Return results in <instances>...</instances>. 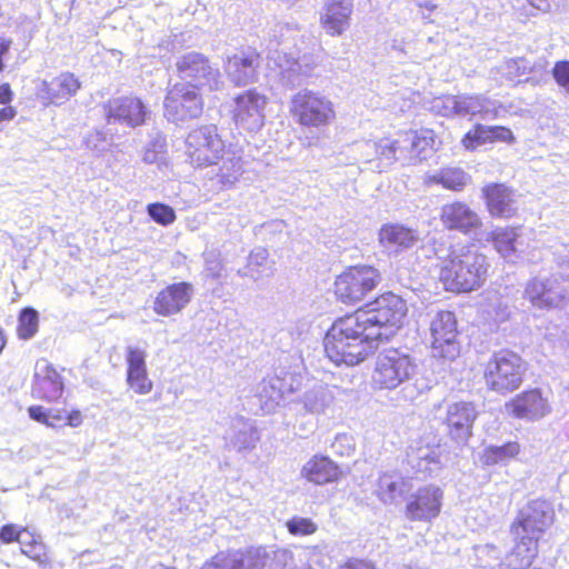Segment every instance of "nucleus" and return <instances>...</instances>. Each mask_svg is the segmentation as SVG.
Here are the masks:
<instances>
[{
    "instance_id": "obj_55",
    "label": "nucleus",
    "mask_w": 569,
    "mask_h": 569,
    "mask_svg": "<svg viewBox=\"0 0 569 569\" xmlns=\"http://www.w3.org/2000/svg\"><path fill=\"white\" fill-rule=\"evenodd\" d=\"M552 76L556 82L569 93V60L556 62Z\"/></svg>"
},
{
    "instance_id": "obj_47",
    "label": "nucleus",
    "mask_w": 569,
    "mask_h": 569,
    "mask_svg": "<svg viewBox=\"0 0 569 569\" xmlns=\"http://www.w3.org/2000/svg\"><path fill=\"white\" fill-rule=\"evenodd\" d=\"M416 473L431 475L441 468V455L437 448L417 458V463L412 466Z\"/></svg>"
},
{
    "instance_id": "obj_58",
    "label": "nucleus",
    "mask_w": 569,
    "mask_h": 569,
    "mask_svg": "<svg viewBox=\"0 0 569 569\" xmlns=\"http://www.w3.org/2000/svg\"><path fill=\"white\" fill-rule=\"evenodd\" d=\"M11 44L10 39L0 37V70L3 68V59L8 54Z\"/></svg>"
},
{
    "instance_id": "obj_22",
    "label": "nucleus",
    "mask_w": 569,
    "mask_h": 569,
    "mask_svg": "<svg viewBox=\"0 0 569 569\" xmlns=\"http://www.w3.org/2000/svg\"><path fill=\"white\" fill-rule=\"evenodd\" d=\"M28 415L30 419L48 428H78L84 420L82 411L78 408L48 409L40 405H32L28 408Z\"/></svg>"
},
{
    "instance_id": "obj_51",
    "label": "nucleus",
    "mask_w": 569,
    "mask_h": 569,
    "mask_svg": "<svg viewBox=\"0 0 569 569\" xmlns=\"http://www.w3.org/2000/svg\"><path fill=\"white\" fill-rule=\"evenodd\" d=\"M147 212L153 221L162 226L171 224L177 218L173 208L160 202L148 204Z\"/></svg>"
},
{
    "instance_id": "obj_50",
    "label": "nucleus",
    "mask_w": 569,
    "mask_h": 569,
    "mask_svg": "<svg viewBox=\"0 0 569 569\" xmlns=\"http://www.w3.org/2000/svg\"><path fill=\"white\" fill-rule=\"evenodd\" d=\"M372 287H338V300L349 307L356 306L363 301L367 292Z\"/></svg>"
},
{
    "instance_id": "obj_44",
    "label": "nucleus",
    "mask_w": 569,
    "mask_h": 569,
    "mask_svg": "<svg viewBox=\"0 0 569 569\" xmlns=\"http://www.w3.org/2000/svg\"><path fill=\"white\" fill-rule=\"evenodd\" d=\"M405 480H393L389 477L380 478L376 495L383 503H393L402 496L405 491Z\"/></svg>"
},
{
    "instance_id": "obj_34",
    "label": "nucleus",
    "mask_w": 569,
    "mask_h": 569,
    "mask_svg": "<svg viewBox=\"0 0 569 569\" xmlns=\"http://www.w3.org/2000/svg\"><path fill=\"white\" fill-rule=\"evenodd\" d=\"M512 137L509 129L505 127H486L477 124L473 131H469L463 138V144L467 149H475L478 144L487 141L501 140L507 141Z\"/></svg>"
},
{
    "instance_id": "obj_39",
    "label": "nucleus",
    "mask_w": 569,
    "mask_h": 569,
    "mask_svg": "<svg viewBox=\"0 0 569 569\" xmlns=\"http://www.w3.org/2000/svg\"><path fill=\"white\" fill-rule=\"evenodd\" d=\"M521 451L518 441H508L501 446H489L483 450L482 460L487 466L506 463L515 458Z\"/></svg>"
},
{
    "instance_id": "obj_30",
    "label": "nucleus",
    "mask_w": 569,
    "mask_h": 569,
    "mask_svg": "<svg viewBox=\"0 0 569 569\" xmlns=\"http://www.w3.org/2000/svg\"><path fill=\"white\" fill-rule=\"evenodd\" d=\"M543 69L545 62L532 63L522 57L506 60L500 67L502 76L512 82L529 81L530 73L541 74Z\"/></svg>"
},
{
    "instance_id": "obj_12",
    "label": "nucleus",
    "mask_w": 569,
    "mask_h": 569,
    "mask_svg": "<svg viewBox=\"0 0 569 569\" xmlns=\"http://www.w3.org/2000/svg\"><path fill=\"white\" fill-rule=\"evenodd\" d=\"M268 98L250 89L233 99L232 118L236 124L249 132H258L264 124Z\"/></svg>"
},
{
    "instance_id": "obj_59",
    "label": "nucleus",
    "mask_w": 569,
    "mask_h": 569,
    "mask_svg": "<svg viewBox=\"0 0 569 569\" xmlns=\"http://www.w3.org/2000/svg\"><path fill=\"white\" fill-rule=\"evenodd\" d=\"M13 93L10 89L9 84H1L0 86V103L7 104L12 101Z\"/></svg>"
},
{
    "instance_id": "obj_1",
    "label": "nucleus",
    "mask_w": 569,
    "mask_h": 569,
    "mask_svg": "<svg viewBox=\"0 0 569 569\" xmlns=\"http://www.w3.org/2000/svg\"><path fill=\"white\" fill-rule=\"evenodd\" d=\"M360 319L348 313L333 321L323 345L327 358L337 366L353 367L363 362L379 345Z\"/></svg>"
},
{
    "instance_id": "obj_2",
    "label": "nucleus",
    "mask_w": 569,
    "mask_h": 569,
    "mask_svg": "<svg viewBox=\"0 0 569 569\" xmlns=\"http://www.w3.org/2000/svg\"><path fill=\"white\" fill-rule=\"evenodd\" d=\"M407 312L406 301L400 296L387 291L367 303L365 308H359L355 315L380 343L402 327Z\"/></svg>"
},
{
    "instance_id": "obj_42",
    "label": "nucleus",
    "mask_w": 569,
    "mask_h": 569,
    "mask_svg": "<svg viewBox=\"0 0 569 569\" xmlns=\"http://www.w3.org/2000/svg\"><path fill=\"white\" fill-rule=\"evenodd\" d=\"M493 243L501 257L508 261H515L518 252V233L516 229L497 230L493 234Z\"/></svg>"
},
{
    "instance_id": "obj_11",
    "label": "nucleus",
    "mask_w": 569,
    "mask_h": 569,
    "mask_svg": "<svg viewBox=\"0 0 569 569\" xmlns=\"http://www.w3.org/2000/svg\"><path fill=\"white\" fill-rule=\"evenodd\" d=\"M505 408L509 417L526 421L541 420L552 410L548 396L538 387L517 393L506 402Z\"/></svg>"
},
{
    "instance_id": "obj_14",
    "label": "nucleus",
    "mask_w": 569,
    "mask_h": 569,
    "mask_svg": "<svg viewBox=\"0 0 569 569\" xmlns=\"http://www.w3.org/2000/svg\"><path fill=\"white\" fill-rule=\"evenodd\" d=\"M103 110L108 124L120 123L130 128L142 126L149 113L142 100L132 96L110 99Z\"/></svg>"
},
{
    "instance_id": "obj_13",
    "label": "nucleus",
    "mask_w": 569,
    "mask_h": 569,
    "mask_svg": "<svg viewBox=\"0 0 569 569\" xmlns=\"http://www.w3.org/2000/svg\"><path fill=\"white\" fill-rule=\"evenodd\" d=\"M64 380L60 371L47 359H39L30 387L33 399L47 403L58 401L64 392Z\"/></svg>"
},
{
    "instance_id": "obj_27",
    "label": "nucleus",
    "mask_w": 569,
    "mask_h": 569,
    "mask_svg": "<svg viewBox=\"0 0 569 569\" xmlns=\"http://www.w3.org/2000/svg\"><path fill=\"white\" fill-rule=\"evenodd\" d=\"M379 241L389 254H398L416 244V230L402 224H383L379 231Z\"/></svg>"
},
{
    "instance_id": "obj_56",
    "label": "nucleus",
    "mask_w": 569,
    "mask_h": 569,
    "mask_svg": "<svg viewBox=\"0 0 569 569\" xmlns=\"http://www.w3.org/2000/svg\"><path fill=\"white\" fill-rule=\"evenodd\" d=\"M206 271L212 279L220 276L222 270L221 262L214 251H208L204 253Z\"/></svg>"
},
{
    "instance_id": "obj_64",
    "label": "nucleus",
    "mask_w": 569,
    "mask_h": 569,
    "mask_svg": "<svg viewBox=\"0 0 569 569\" xmlns=\"http://www.w3.org/2000/svg\"><path fill=\"white\" fill-rule=\"evenodd\" d=\"M156 159H157V154H156V152L148 150V151L144 153L143 160H144L146 162H148V163H152V162H154V161H156Z\"/></svg>"
},
{
    "instance_id": "obj_33",
    "label": "nucleus",
    "mask_w": 569,
    "mask_h": 569,
    "mask_svg": "<svg viewBox=\"0 0 569 569\" xmlns=\"http://www.w3.org/2000/svg\"><path fill=\"white\" fill-rule=\"evenodd\" d=\"M516 543L510 552L512 562L520 567H529L538 555L539 541L538 537L528 535H516Z\"/></svg>"
},
{
    "instance_id": "obj_4",
    "label": "nucleus",
    "mask_w": 569,
    "mask_h": 569,
    "mask_svg": "<svg viewBox=\"0 0 569 569\" xmlns=\"http://www.w3.org/2000/svg\"><path fill=\"white\" fill-rule=\"evenodd\" d=\"M417 365L405 352L391 348L380 352L370 372V385L376 391L395 390L408 382L415 375Z\"/></svg>"
},
{
    "instance_id": "obj_3",
    "label": "nucleus",
    "mask_w": 569,
    "mask_h": 569,
    "mask_svg": "<svg viewBox=\"0 0 569 569\" xmlns=\"http://www.w3.org/2000/svg\"><path fill=\"white\" fill-rule=\"evenodd\" d=\"M527 369V362L519 353L502 349L481 363V379L488 391L505 396L521 387Z\"/></svg>"
},
{
    "instance_id": "obj_40",
    "label": "nucleus",
    "mask_w": 569,
    "mask_h": 569,
    "mask_svg": "<svg viewBox=\"0 0 569 569\" xmlns=\"http://www.w3.org/2000/svg\"><path fill=\"white\" fill-rule=\"evenodd\" d=\"M240 569H263L270 555L263 546H251L244 549H236Z\"/></svg>"
},
{
    "instance_id": "obj_21",
    "label": "nucleus",
    "mask_w": 569,
    "mask_h": 569,
    "mask_svg": "<svg viewBox=\"0 0 569 569\" xmlns=\"http://www.w3.org/2000/svg\"><path fill=\"white\" fill-rule=\"evenodd\" d=\"M260 56L256 51H241L228 58L224 71L234 86L241 87L257 80Z\"/></svg>"
},
{
    "instance_id": "obj_15",
    "label": "nucleus",
    "mask_w": 569,
    "mask_h": 569,
    "mask_svg": "<svg viewBox=\"0 0 569 569\" xmlns=\"http://www.w3.org/2000/svg\"><path fill=\"white\" fill-rule=\"evenodd\" d=\"M478 417L476 406L470 401H457L447 408L445 425L448 437L458 445H466L472 436Z\"/></svg>"
},
{
    "instance_id": "obj_43",
    "label": "nucleus",
    "mask_w": 569,
    "mask_h": 569,
    "mask_svg": "<svg viewBox=\"0 0 569 569\" xmlns=\"http://www.w3.org/2000/svg\"><path fill=\"white\" fill-rule=\"evenodd\" d=\"M457 117H473L476 114L487 113L489 111L487 99L481 96H456Z\"/></svg>"
},
{
    "instance_id": "obj_26",
    "label": "nucleus",
    "mask_w": 569,
    "mask_h": 569,
    "mask_svg": "<svg viewBox=\"0 0 569 569\" xmlns=\"http://www.w3.org/2000/svg\"><path fill=\"white\" fill-rule=\"evenodd\" d=\"M489 212L493 217L510 218L517 212L515 192L502 183H492L482 189Z\"/></svg>"
},
{
    "instance_id": "obj_57",
    "label": "nucleus",
    "mask_w": 569,
    "mask_h": 569,
    "mask_svg": "<svg viewBox=\"0 0 569 569\" xmlns=\"http://www.w3.org/2000/svg\"><path fill=\"white\" fill-rule=\"evenodd\" d=\"M340 569H377L376 565L366 559L360 558H350L347 561H345Z\"/></svg>"
},
{
    "instance_id": "obj_10",
    "label": "nucleus",
    "mask_w": 569,
    "mask_h": 569,
    "mask_svg": "<svg viewBox=\"0 0 569 569\" xmlns=\"http://www.w3.org/2000/svg\"><path fill=\"white\" fill-rule=\"evenodd\" d=\"M430 347L437 357L455 359L460 353L458 325L453 312L440 311L430 322Z\"/></svg>"
},
{
    "instance_id": "obj_48",
    "label": "nucleus",
    "mask_w": 569,
    "mask_h": 569,
    "mask_svg": "<svg viewBox=\"0 0 569 569\" xmlns=\"http://www.w3.org/2000/svg\"><path fill=\"white\" fill-rule=\"evenodd\" d=\"M286 528L291 536H311L318 531V525L310 518L292 517L286 522Z\"/></svg>"
},
{
    "instance_id": "obj_35",
    "label": "nucleus",
    "mask_w": 569,
    "mask_h": 569,
    "mask_svg": "<svg viewBox=\"0 0 569 569\" xmlns=\"http://www.w3.org/2000/svg\"><path fill=\"white\" fill-rule=\"evenodd\" d=\"M299 30L289 23H280L273 30L272 39L269 43V56H283V52L296 46V37Z\"/></svg>"
},
{
    "instance_id": "obj_49",
    "label": "nucleus",
    "mask_w": 569,
    "mask_h": 569,
    "mask_svg": "<svg viewBox=\"0 0 569 569\" xmlns=\"http://www.w3.org/2000/svg\"><path fill=\"white\" fill-rule=\"evenodd\" d=\"M353 151L358 154V160L370 166L372 170L373 166L378 162L379 153V141H361L353 146Z\"/></svg>"
},
{
    "instance_id": "obj_16",
    "label": "nucleus",
    "mask_w": 569,
    "mask_h": 569,
    "mask_svg": "<svg viewBox=\"0 0 569 569\" xmlns=\"http://www.w3.org/2000/svg\"><path fill=\"white\" fill-rule=\"evenodd\" d=\"M209 170L207 177L212 184V189L223 190L232 187L244 171V161L242 156L233 150H223L219 159L207 164Z\"/></svg>"
},
{
    "instance_id": "obj_45",
    "label": "nucleus",
    "mask_w": 569,
    "mask_h": 569,
    "mask_svg": "<svg viewBox=\"0 0 569 569\" xmlns=\"http://www.w3.org/2000/svg\"><path fill=\"white\" fill-rule=\"evenodd\" d=\"M39 327L38 312L32 308H24L18 316L17 336L22 340L32 338Z\"/></svg>"
},
{
    "instance_id": "obj_36",
    "label": "nucleus",
    "mask_w": 569,
    "mask_h": 569,
    "mask_svg": "<svg viewBox=\"0 0 569 569\" xmlns=\"http://www.w3.org/2000/svg\"><path fill=\"white\" fill-rule=\"evenodd\" d=\"M401 136L397 140L381 139L379 140L378 162L373 166L372 170L381 172L389 168L397 160L405 161V153L402 151Z\"/></svg>"
},
{
    "instance_id": "obj_20",
    "label": "nucleus",
    "mask_w": 569,
    "mask_h": 569,
    "mask_svg": "<svg viewBox=\"0 0 569 569\" xmlns=\"http://www.w3.org/2000/svg\"><path fill=\"white\" fill-rule=\"evenodd\" d=\"M301 477L313 485L325 486L342 479V468L326 455L312 456L301 468Z\"/></svg>"
},
{
    "instance_id": "obj_61",
    "label": "nucleus",
    "mask_w": 569,
    "mask_h": 569,
    "mask_svg": "<svg viewBox=\"0 0 569 569\" xmlns=\"http://www.w3.org/2000/svg\"><path fill=\"white\" fill-rule=\"evenodd\" d=\"M528 2L542 11H547L550 8V0H528Z\"/></svg>"
},
{
    "instance_id": "obj_32",
    "label": "nucleus",
    "mask_w": 569,
    "mask_h": 569,
    "mask_svg": "<svg viewBox=\"0 0 569 569\" xmlns=\"http://www.w3.org/2000/svg\"><path fill=\"white\" fill-rule=\"evenodd\" d=\"M469 181L470 176L461 168L457 167L442 168L439 171L426 177L427 183L441 184L443 188L453 191L462 190L469 183Z\"/></svg>"
},
{
    "instance_id": "obj_5",
    "label": "nucleus",
    "mask_w": 569,
    "mask_h": 569,
    "mask_svg": "<svg viewBox=\"0 0 569 569\" xmlns=\"http://www.w3.org/2000/svg\"><path fill=\"white\" fill-rule=\"evenodd\" d=\"M289 110L296 121L303 127L321 128L335 118L332 102L319 92L302 89L295 93Z\"/></svg>"
},
{
    "instance_id": "obj_28",
    "label": "nucleus",
    "mask_w": 569,
    "mask_h": 569,
    "mask_svg": "<svg viewBox=\"0 0 569 569\" xmlns=\"http://www.w3.org/2000/svg\"><path fill=\"white\" fill-rule=\"evenodd\" d=\"M189 301L188 287H164L154 300V311L170 316L180 311Z\"/></svg>"
},
{
    "instance_id": "obj_53",
    "label": "nucleus",
    "mask_w": 569,
    "mask_h": 569,
    "mask_svg": "<svg viewBox=\"0 0 569 569\" xmlns=\"http://www.w3.org/2000/svg\"><path fill=\"white\" fill-rule=\"evenodd\" d=\"M431 110L442 117L457 116L456 96L437 97L431 102Z\"/></svg>"
},
{
    "instance_id": "obj_18",
    "label": "nucleus",
    "mask_w": 569,
    "mask_h": 569,
    "mask_svg": "<svg viewBox=\"0 0 569 569\" xmlns=\"http://www.w3.org/2000/svg\"><path fill=\"white\" fill-rule=\"evenodd\" d=\"M81 88L74 73L64 71L50 80H42L38 87V96L46 104L61 106L77 94Z\"/></svg>"
},
{
    "instance_id": "obj_8",
    "label": "nucleus",
    "mask_w": 569,
    "mask_h": 569,
    "mask_svg": "<svg viewBox=\"0 0 569 569\" xmlns=\"http://www.w3.org/2000/svg\"><path fill=\"white\" fill-rule=\"evenodd\" d=\"M187 154L196 167L207 166L219 159L224 150V142L213 124L202 126L192 130L187 139Z\"/></svg>"
},
{
    "instance_id": "obj_37",
    "label": "nucleus",
    "mask_w": 569,
    "mask_h": 569,
    "mask_svg": "<svg viewBox=\"0 0 569 569\" xmlns=\"http://www.w3.org/2000/svg\"><path fill=\"white\" fill-rule=\"evenodd\" d=\"M439 280L443 284H468L470 279L466 277L463 271V261L455 251L449 259L443 260L440 266Z\"/></svg>"
},
{
    "instance_id": "obj_38",
    "label": "nucleus",
    "mask_w": 569,
    "mask_h": 569,
    "mask_svg": "<svg viewBox=\"0 0 569 569\" xmlns=\"http://www.w3.org/2000/svg\"><path fill=\"white\" fill-rule=\"evenodd\" d=\"M380 273L371 266H353L341 273L335 284H376Z\"/></svg>"
},
{
    "instance_id": "obj_46",
    "label": "nucleus",
    "mask_w": 569,
    "mask_h": 569,
    "mask_svg": "<svg viewBox=\"0 0 569 569\" xmlns=\"http://www.w3.org/2000/svg\"><path fill=\"white\" fill-rule=\"evenodd\" d=\"M200 569H240L236 549L218 551Z\"/></svg>"
},
{
    "instance_id": "obj_25",
    "label": "nucleus",
    "mask_w": 569,
    "mask_h": 569,
    "mask_svg": "<svg viewBox=\"0 0 569 569\" xmlns=\"http://www.w3.org/2000/svg\"><path fill=\"white\" fill-rule=\"evenodd\" d=\"M353 0H326L320 22L330 36H341L350 26Z\"/></svg>"
},
{
    "instance_id": "obj_24",
    "label": "nucleus",
    "mask_w": 569,
    "mask_h": 569,
    "mask_svg": "<svg viewBox=\"0 0 569 569\" xmlns=\"http://www.w3.org/2000/svg\"><path fill=\"white\" fill-rule=\"evenodd\" d=\"M401 138L405 161L410 164L428 159L435 151L436 136L430 129L421 128L405 132Z\"/></svg>"
},
{
    "instance_id": "obj_62",
    "label": "nucleus",
    "mask_w": 569,
    "mask_h": 569,
    "mask_svg": "<svg viewBox=\"0 0 569 569\" xmlns=\"http://www.w3.org/2000/svg\"><path fill=\"white\" fill-rule=\"evenodd\" d=\"M273 553H274V557L279 556L283 560H292L293 559L292 552L287 548H279V549L274 550Z\"/></svg>"
},
{
    "instance_id": "obj_17",
    "label": "nucleus",
    "mask_w": 569,
    "mask_h": 569,
    "mask_svg": "<svg viewBox=\"0 0 569 569\" xmlns=\"http://www.w3.org/2000/svg\"><path fill=\"white\" fill-rule=\"evenodd\" d=\"M280 69L279 79L282 86L293 89L301 86L305 80L311 77L318 61L307 54L291 57V53L283 52V56H269Z\"/></svg>"
},
{
    "instance_id": "obj_9",
    "label": "nucleus",
    "mask_w": 569,
    "mask_h": 569,
    "mask_svg": "<svg viewBox=\"0 0 569 569\" xmlns=\"http://www.w3.org/2000/svg\"><path fill=\"white\" fill-rule=\"evenodd\" d=\"M443 505V490L436 485H425L406 500L403 515L411 522H431L437 519Z\"/></svg>"
},
{
    "instance_id": "obj_29",
    "label": "nucleus",
    "mask_w": 569,
    "mask_h": 569,
    "mask_svg": "<svg viewBox=\"0 0 569 569\" xmlns=\"http://www.w3.org/2000/svg\"><path fill=\"white\" fill-rule=\"evenodd\" d=\"M546 518V512L538 509H532L528 513H519L511 523L510 530L513 535L538 537L539 541L548 526Z\"/></svg>"
},
{
    "instance_id": "obj_19",
    "label": "nucleus",
    "mask_w": 569,
    "mask_h": 569,
    "mask_svg": "<svg viewBox=\"0 0 569 569\" xmlns=\"http://www.w3.org/2000/svg\"><path fill=\"white\" fill-rule=\"evenodd\" d=\"M146 351L138 347H129L126 351V382L133 393L148 395L153 389L146 362Z\"/></svg>"
},
{
    "instance_id": "obj_7",
    "label": "nucleus",
    "mask_w": 569,
    "mask_h": 569,
    "mask_svg": "<svg viewBox=\"0 0 569 569\" xmlns=\"http://www.w3.org/2000/svg\"><path fill=\"white\" fill-rule=\"evenodd\" d=\"M203 100L198 90L188 83L172 86L164 99V116L171 122H182L201 116Z\"/></svg>"
},
{
    "instance_id": "obj_54",
    "label": "nucleus",
    "mask_w": 569,
    "mask_h": 569,
    "mask_svg": "<svg viewBox=\"0 0 569 569\" xmlns=\"http://www.w3.org/2000/svg\"><path fill=\"white\" fill-rule=\"evenodd\" d=\"M463 264L468 267L467 273L473 274L475 279L470 280L468 284H476L477 281L481 280L482 276L487 272L486 257L476 254L473 257L466 256V260H462Z\"/></svg>"
},
{
    "instance_id": "obj_60",
    "label": "nucleus",
    "mask_w": 569,
    "mask_h": 569,
    "mask_svg": "<svg viewBox=\"0 0 569 569\" xmlns=\"http://www.w3.org/2000/svg\"><path fill=\"white\" fill-rule=\"evenodd\" d=\"M16 116L17 110L11 106H7L0 109V122L12 120Z\"/></svg>"
},
{
    "instance_id": "obj_31",
    "label": "nucleus",
    "mask_w": 569,
    "mask_h": 569,
    "mask_svg": "<svg viewBox=\"0 0 569 569\" xmlns=\"http://www.w3.org/2000/svg\"><path fill=\"white\" fill-rule=\"evenodd\" d=\"M20 551L41 567H47L51 561L49 549L42 537L30 528H28V533L20 542Z\"/></svg>"
},
{
    "instance_id": "obj_52",
    "label": "nucleus",
    "mask_w": 569,
    "mask_h": 569,
    "mask_svg": "<svg viewBox=\"0 0 569 569\" xmlns=\"http://www.w3.org/2000/svg\"><path fill=\"white\" fill-rule=\"evenodd\" d=\"M26 526H19L17 523H6L0 527V542L3 545H10L18 542L20 545L22 538L28 533Z\"/></svg>"
},
{
    "instance_id": "obj_23",
    "label": "nucleus",
    "mask_w": 569,
    "mask_h": 569,
    "mask_svg": "<svg viewBox=\"0 0 569 569\" xmlns=\"http://www.w3.org/2000/svg\"><path fill=\"white\" fill-rule=\"evenodd\" d=\"M440 220L445 228L465 234L478 229L481 219L467 203L455 201L441 208Z\"/></svg>"
},
{
    "instance_id": "obj_41",
    "label": "nucleus",
    "mask_w": 569,
    "mask_h": 569,
    "mask_svg": "<svg viewBox=\"0 0 569 569\" xmlns=\"http://www.w3.org/2000/svg\"><path fill=\"white\" fill-rule=\"evenodd\" d=\"M268 257L269 254L266 248H254L250 252L244 274L250 277L253 281H258L262 276H268L271 272V262Z\"/></svg>"
},
{
    "instance_id": "obj_63",
    "label": "nucleus",
    "mask_w": 569,
    "mask_h": 569,
    "mask_svg": "<svg viewBox=\"0 0 569 569\" xmlns=\"http://www.w3.org/2000/svg\"><path fill=\"white\" fill-rule=\"evenodd\" d=\"M560 277L562 281L569 282V261L567 263L561 264Z\"/></svg>"
},
{
    "instance_id": "obj_6",
    "label": "nucleus",
    "mask_w": 569,
    "mask_h": 569,
    "mask_svg": "<svg viewBox=\"0 0 569 569\" xmlns=\"http://www.w3.org/2000/svg\"><path fill=\"white\" fill-rule=\"evenodd\" d=\"M177 71L181 79L189 80L188 84L194 89L207 88L217 91L222 88L221 73L218 68L210 64L209 59L196 51L187 52L178 58Z\"/></svg>"
}]
</instances>
